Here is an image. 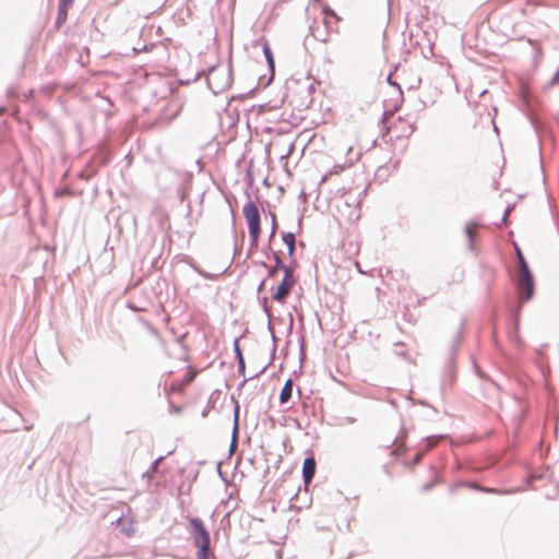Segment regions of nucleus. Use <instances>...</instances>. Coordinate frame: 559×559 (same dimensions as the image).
Wrapping results in <instances>:
<instances>
[{"instance_id": "f257e3e1", "label": "nucleus", "mask_w": 559, "mask_h": 559, "mask_svg": "<svg viewBox=\"0 0 559 559\" xmlns=\"http://www.w3.org/2000/svg\"><path fill=\"white\" fill-rule=\"evenodd\" d=\"M383 140L393 150L399 148L402 153L407 150L408 140L415 131L414 122L408 117L401 115L385 114L383 118Z\"/></svg>"}, {"instance_id": "f03ea898", "label": "nucleus", "mask_w": 559, "mask_h": 559, "mask_svg": "<svg viewBox=\"0 0 559 559\" xmlns=\"http://www.w3.org/2000/svg\"><path fill=\"white\" fill-rule=\"evenodd\" d=\"M321 14L322 26L320 24L311 26V34L317 40L328 43L330 40V35L338 32L341 17L329 8H323Z\"/></svg>"}, {"instance_id": "7ed1b4c3", "label": "nucleus", "mask_w": 559, "mask_h": 559, "mask_svg": "<svg viewBox=\"0 0 559 559\" xmlns=\"http://www.w3.org/2000/svg\"><path fill=\"white\" fill-rule=\"evenodd\" d=\"M190 527L193 534L194 545L199 548L198 559H209L210 534L200 519H191Z\"/></svg>"}, {"instance_id": "20e7f679", "label": "nucleus", "mask_w": 559, "mask_h": 559, "mask_svg": "<svg viewBox=\"0 0 559 559\" xmlns=\"http://www.w3.org/2000/svg\"><path fill=\"white\" fill-rule=\"evenodd\" d=\"M242 213L248 225L251 245L257 247L261 235L260 211L253 202H249L243 205Z\"/></svg>"}, {"instance_id": "39448f33", "label": "nucleus", "mask_w": 559, "mask_h": 559, "mask_svg": "<svg viewBox=\"0 0 559 559\" xmlns=\"http://www.w3.org/2000/svg\"><path fill=\"white\" fill-rule=\"evenodd\" d=\"M278 270L284 272V277L273 295V299L278 302H283L294 287V278L292 271L287 266L283 265L280 259H276V266L271 271V274H275Z\"/></svg>"}, {"instance_id": "423d86ee", "label": "nucleus", "mask_w": 559, "mask_h": 559, "mask_svg": "<svg viewBox=\"0 0 559 559\" xmlns=\"http://www.w3.org/2000/svg\"><path fill=\"white\" fill-rule=\"evenodd\" d=\"M516 290L519 294L520 302H525L533 298L535 293V283L531 270L518 272Z\"/></svg>"}, {"instance_id": "0eeeda50", "label": "nucleus", "mask_w": 559, "mask_h": 559, "mask_svg": "<svg viewBox=\"0 0 559 559\" xmlns=\"http://www.w3.org/2000/svg\"><path fill=\"white\" fill-rule=\"evenodd\" d=\"M338 218L347 224H355L361 217V210L359 203L344 202L337 207Z\"/></svg>"}, {"instance_id": "6e6552de", "label": "nucleus", "mask_w": 559, "mask_h": 559, "mask_svg": "<svg viewBox=\"0 0 559 559\" xmlns=\"http://www.w3.org/2000/svg\"><path fill=\"white\" fill-rule=\"evenodd\" d=\"M316 460L314 457H307L302 465V476L305 484L308 485L312 480L316 473Z\"/></svg>"}, {"instance_id": "1a4fd4ad", "label": "nucleus", "mask_w": 559, "mask_h": 559, "mask_svg": "<svg viewBox=\"0 0 559 559\" xmlns=\"http://www.w3.org/2000/svg\"><path fill=\"white\" fill-rule=\"evenodd\" d=\"M293 392V380L288 379L283 386L281 394H280V401L281 403H286L290 400Z\"/></svg>"}, {"instance_id": "9d476101", "label": "nucleus", "mask_w": 559, "mask_h": 559, "mask_svg": "<svg viewBox=\"0 0 559 559\" xmlns=\"http://www.w3.org/2000/svg\"><path fill=\"white\" fill-rule=\"evenodd\" d=\"M515 253H516V258H518V262H519V271L518 272L528 271L530 266L523 255V252L521 251V249L518 246H515Z\"/></svg>"}, {"instance_id": "9b49d317", "label": "nucleus", "mask_w": 559, "mask_h": 559, "mask_svg": "<svg viewBox=\"0 0 559 559\" xmlns=\"http://www.w3.org/2000/svg\"><path fill=\"white\" fill-rule=\"evenodd\" d=\"M283 240L287 246L289 255H292L295 250V235L292 233L284 234Z\"/></svg>"}, {"instance_id": "f8f14e48", "label": "nucleus", "mask_w": 559, "mask_h": 559, "mask_svg": "<svg viewBox=\"0 0 559 559\" xmlns=\"http://www.w3.org/2000/svg\"><path fill=\"white\" fill-rule=\"evenodd\" d=\"M263 52H264V56L267 60L270 68L273 70L274 69V57H273V53H272L271 48L267 43H265L263 45Z\"/></svg>"}, {"instance_id": "ddd939ff", "label": "nucleus", "mask_w": 559, "mask_h": 559, "mask_svg": "<svg viewBox=\"0 0 559 559\" xmlns=\"http://www.w3.org/2000/svg\"><path fill=\"white\" fill-rule=\"evenodd\" d=\"M465 233H466L467 237L469 238V240L472 242L473 238L476 235V225H474V224L466 225Z\"/></svg>"}, {"instance_id": "4468645a", "label": "nucleus", "mask_w": 559, "mask_h": 559, "mask_svg": "<svg viewBox=\"0 0 559 559\" xmlns=\"http://www.w3.org/2000/svg\"><path fill=\"white\" fill-rule=\"evenodd\" d=\"M276 216L275 214H272V231H271V237H273L276 233Z\"/></svg>"}, {"instance_id": "2eb2a0df", "label": "nucleus", "mask_w": 559, "mask_h": 559, "mask_svg": "<svg viewBox=\"0 0 559 559\" xmlns=\"http://www.w3.org/2000/svg\"><path fill=\"white\" fill-rule=\"evenodd\" d=\"M216 72L215 71H212L209 75V79H207V82H209V85L212 87L213 85V80L216 78Z\"/></svg>"}, {"instance_id": "dca6fc26", "label": "nucleus", "mask_w": 559, "mask_h": 559, "mask_svg": "<svg viewBox=\"0 0 559 559\" xmlns=\"http://www.w3.org/2000/svg\"><path fill=\"white\" fill-rule=\"evenodd\" d=\"M60 1L64 8L71 5L73 3V0H60Z\"/></svg>"}, {"instance_id": "f3484780", "label": "nucleus", "mask_w": 559, "mask_h": 559, "mask_svg": "<svg viewBox=\"0 0 559 559\" xmlns=\"http://www.w3.org/2000/svg\"><path fill=\"white\" fill-rule=\"evenodd\" d=\"M481 490H484L486 492H491V493H497L498 492L497 489H492V488H483Z\"/></svg>"}, {"instance_id": "a211bd4d", "label": "nucleus", "mask_w": 559, "mask_h": 559, "mask_svg": "<svg viewBox=\"0 0 559 559\" xmlns=\"http://www.w3.org/2000/svg\"><path fill=\"white\" fill-rule=\"evenodd\" d=\"M343 170L342 167H335L333 171H331L330 174H340L341 171Z\"/></svg>"}, {"instance_id": "6ab92c4d", "label": "nucleus", "mask_w": 559, "mask_h": 559, "mask_svg": "<svg viewBox=\"0 0 559 559\" xmlns=\"http://www.w3.org/2000/svg\"><path fill=\"white\" fill-rule=\"evenodd\" d=\"M356 269H358V272H361V269H359V263L356 262Z\"/></svg>"}, {"instance_id": "aec40b11", "label": "nucleus", "mask_w": 559, "mask_h": 559, "mask_svg": "<svg viewBox=\"0 0 559 559\" xmlns=\"http://www.w3.org/2000/svg\"><path fill=\"white\" fill-rule=\"evenodd\" d=\"M356 269H358V272H361V269H359V263L356 262Z\"/></svg>"}]
</instances>
